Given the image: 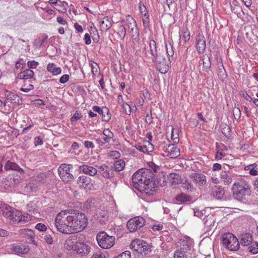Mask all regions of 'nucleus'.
I'll return each mask as SVG.
<instances>
[{"label": "nucleus", "mask_w": 258, "mask_h": 258, "mask_svg": "<svg viewBox=\"0 0 258 258\" xmlns=\"http://www.w3.org/2000/svg\"><path fill=\"white\" fill-rule=\"evenodd\" d=\"M103 135H104L105 136H106L109 138L111 137L112 138H113L114 137L113 133L108 128H105L103 130Z\"/></svg>", "instance_id": "obj_50"}, {"label": "nucleus", "mask_w": 258, "mask_h": 258, "mask_svg": "<svg viewBox=\"0 0 258 258\" xmlns=\"http://www.w3.org/2000/svg\"><path fill=\"white\" fill-rule=\"evenodd\" d=\"M57 22L61 25H64L67 24L66 20H64L61 17L58 16L56 18Z\"/></svg>", "instance_id": "obj_57"}, {"label": "nucleus", "mask_w": 258, "mask_h": 258, "mask_svg": "<svg viewBox=\"0 0 258 258\" xmlns=\"http://www.w3.org/2000/svg\"><path fill=\"white\" fill-rule=\"evenodd\" d=\"M74 251L79 254H87L90 251V247L85 243L81 242V239H80Z\"/></svg>", "instance_id": "obj_23"}, {"label": "nucleus", "mask_w": 258, "mask_h": 258, "mask_svg": "<svg viewBox=\"0 0 258 258\" xmlns=\"http://www.w3.org/2000/svg\"><path fill=\"white\" fill-rule=\"evenodd\" d=\"M181 39L185 43L187 42L190 39V32L187 27L183 28L182 29Z\"/></svg>", "instance_id": "obj_37"}, {"label": "nucleus", "mask_w": 258, "mask_h": 258, "mask_svg": "<svg viewBox=\"0 0 258 258\" xmlns=\"http://www.w3.org/2000/svg\"><path fill=\"white\" fill-rule=\"evenodd\" d=\"M149 23V18L146 13L144 14V18L143 19L144 26H148Z\"/></svg>", "instance_id": "obj_63"}, {"label": "nucleus", "mask_w": 258, "mask_h": 258, "mask_svg": "<svg viewBox=\"0 0 258 258\" xmlns=\"http://www.w3.org/2000/svg\"><path fill=\"white\" fill-rule=\"evenodd\" d=\"M70 77L69 75L67 74H65L62 75L59 79V82L62 84H64L68 81L69 80Z\"/></svg>", "instance_id": "obj_54"}, {"label": "nucleus", "mask_w": 258, "mask_h": 258, "mask_svg": "<svg viewBox=\"0 0 258 258\" xmlns=\"http://www.w3.org/2000/svg\"><path fill=\"white\" fill-rule=\"evenodd\" d=\"M29 247L22 243L14 244L12 245L11 251L18 255L25 254L29 252Z\"/></svg>", "instance_id": "obj_14"}, {"label": "nucleus", "mask_w": 258, "mask_h": 258, "mask_svg": "<svg viewBox=\"0 0 258 258\" xmlns=\"http://www.w3.org/2000/svg\"><path fill=\"white\" fill-rule=\"evenodd\" d=\"M78 184L81 188L91 189L93 184L91 179L86 176H81L78 179Z\"/></svg>", "instance_id": "obj_12"}, {"label": "nucleus", "mask_w": 258, "mask_h": 258, "mask_svg": "<svg viewBox=\"0 0 258 258\" xmlns=\"http://www.w3.org/2000/svg\"><path fill=\"white\" fill-rule=\"evenodd\" d=\"M54 224L57 231L63 234L76 233L86 228L88 218L78 210L61 211L56 215Z\"/></svg>", "instance_id": "obj_1"}, {"label": "nucleus", "mask_w": 258, "mask_h": 258, "mask_svg": "<svg viewBox=\"0 0 258 258\" xmlns=\"http://www.w3.org/2000/svg\"><path fill=\"white\" fill-rule=\"evenodd\" d=\"M112 19L109 17H104L100 23L101 30L102 31H107L112 25Z\"/></svg>", "instance_id": "obj_24"}, {"label": "nucleus", "mask_w": 258, "mask_h": 258, "mask_svg": "<svg viewBox=\"0 0 258 258\" xmlns=\"http://www.w3.org/2000/svg\"><path fill=\"white\" fill-rule=\"evenodd\" d=\"M197 49L199 53H204L206 50V40L203 35H198L196 37Z\"/></svg>", "instance_id": "obj_20"}, {"label": "nucleus", "mask_w": 258, "mask_h": 258, "mask_svg": "<svg viewBox=\"0 0 258 258\" xmlns=\"http://www.w3.org/2000/svg\"><path fill=\"white\" fill-rule=\"evenodd\" d=\"M180 249L174 252V258H187L186 252L189 249V245L187 241L183 240L181 242Z\"/></svg>", "instance_id": "obj_13"}, {"label": "nucleus", "mask_w": 258, "mask_h": 258, "mask_svg": "<svg viewBox=\"0 0 258 258\" xmlns=\"http://www.w3.org/2000/svg\"><path fill=\"white\" fill-rule=\"evenodd\" d=\"M102 144L109 143L111 141H113V138L111 137H107L102 135V136L100 139Z\"/></svg>", "instance_id": "obj_48"}, {"label": "nucleus", "mask_w": 258, "mask_h": 258, "mask_svg": "<svg viewBox=\"0 0 258 258\" xmlns=\"http://www.w3.org/2000/svg\"><path fill=\"white\" fill-rule=\"evenodd\" d=\"M47 70L53 75H57L61 73V69L60 67H57L53 63H49L47 66Z\"/></svg>", "instance_id": "obj_27"}, {"label": "nucleus", "mask_w": 258, "mask_h": 258, "mask_svg": "<svg viewBox=\"0 0 258 258\" xmlns=\"http://www.w3.org/2000/svg\"><path fill=\"white\" fill-rule=\"evenodd\" d=\"M74 27L76 29V30L78 32H82L83 31V29L82 27L79 25L78 23H75L74 24Z\"/></svg>", "instance_id": "obj_58"}, {"label": "nucleus", "mask_w": 258, "mask_h": 258, "mask_svg": "<svg viewBox=\"0 0 258 258\" xmlns=\"http://www.w3.org/2000/svg\"><path fill=\"white\" fill-rule=\"evenodd\" d=\"M213 195L216 197L218 199H221L223 195H224V190L221 187H217V186H215L213 188Z\"/></svg>", "instance_id": "obj_38"}, {"label": "nucleus", "mask_w": 258, "mask_h": 258, "mask_svg": "<svg viewBox=\"0 0 258 258\" xmlns=\"http://www.w3.org/2000/svg\"><path fill=\"white\" fill-rule=\"evenodd\" d=\"M211 63L210 61V58L209 57H207V59H203V66L204 70H205L207 72H208L211 68Z\"/></svg>", "instance_id": "obj_43"}, {"label": "nucleus", "mask_w": 258, "mask_h": 258, "mask_svg": "<svg viewBox=\"0 0 258 258\" xmlns=\"http://www.w3.org/2000/svg\"><path fill=\"white\" fill-rule=\"evenodd\" d=\"M180 155L179 149L174 145H169L166 149V151L163 154L164 156L168 157L170 158H177Z\"/></svg>", "instance_id": "obj_17"}, {"label": "nucleus", "mask_w": 258, "mask_h": 258, "mask_svg": "<svg viewBox=\"0 0 258 258\" xmlns=\"http://www.w3.org/2000/svg\"><path fill=\"white\" fill-rule=\"evenodd\" d=\"M232 190L235 198L239 201L245 199V196L250 194L249 186L247 183L244 181L234 183Z\"/></svg>", "instance_id": "obj_4"}, {"label": "nucleus", "mask_w": 258, "mask_h": 258, "mask_svg": "<svg viewBox=\"0 0 258 258\" xmlns=\"http://www.w3.org/2000/svg\"><path fill=\"white\" fill-rule=\"evenodd\" d=\"M126 22L128 32L131 33V36L139 34L138 29L137 27L136 22L132 17L130 15L127 16L126 17Z\"/></svg>", "instance_id": "obj_15"}, {"label": "nucleus", "mask_w": 258, "mask_h": 258, "mask_svg": "<svg viewBox=\"0 0 258 258\" xmlns=\"http://www.w3.org/2000/svg\"><path fill=\"white\" fill-rule=\"evenodd\" d=\"M34 75V73L33 71L30 69H26L23 72L19 73L18 78L20 79L27 80L33 78Z\"/></svg>", "instance_id": "obj_28"}, {"label": "nucleus", "mask_w": 258, "mask_h": 258, "mask_svg": "<svg viewBox=\"0 0 258 258\" xmlns=\"http://www.w3.org/2000/svg\"><path fill=\"white\" fill-rule=\"evenodd\" d=\"M183 188L185 190H189L190 191L194 190L193 185L187 180H185L183 183Z\"/></svg>", "instance_id": "obj_47"}, {"label": "nucleus", "mask_w": 258, "mask_h": 258, "mask_svg": "<svg viewBox=\"0 0 258 258\" xmlns=\"http://www.w3.org/2000/svg\"><path fill=\"white\" fill-rule=\"evenodd\" d=\"M156 62V67L162 74H165L168 70V65L166 59L161 53H156V55H153Z\"/></svg>", "instance_id": "obj_9"}, {"label": "nucleus", "mask_w": 258, "mask_h": 258, "mask_svg": "<svg viewBox=\"0 0 258 258\" xmlns=\"http://www.w3.org/2000/svg\"><path fill=\"white\" fill-rule=\"evenodd\" d=\"M168 180L172 184H178L181 181L180 176L178 174L171 173L168 176Z\"/></svg>", "instance_id": "obj_30"}, {"label": "nucleus", "mask_w": 258, "mask_h": 258, "mask_svg": "<svg viewBox=\"0 0 258 258\" xmlns=\"http://www.w3.org/2000/svg\"><path fill=\"white\" fill-rule=\"evenodd\" d=\"M79 172L91 176H95L98 172V170L93 166L88 165H81L79 167Z\"/></svg>", "instance_id": "obj_18"}, {"label": "nucleus", "mask_w": 258, "mask_h": 258, "mask_svg": "<svg viewBox=\"0 0 258 258\" xmlns=\"http://www.w3.org/2000/svg\"><path fill=\"white\" fill-rule=\"evenodd\" d=\"M252 241V235L250 233H244L240 236V243L243 246H248Z\"/></svg>", "instance_id": "obj_25"}, {"label": "nucleus", "mask_w": 258, "mask_h": 258, "mask_svg": "<svg viewBox=\"0 0 258 258\" xmlns=\"http://www.w3.org/2000/svg\"><path fill=\"white\" fill-rule=\"evenodd\" d=\"M221 168H222V166H221V164H220L219 163H215L213 166L212 171H215L216 170H221Z\"/></svg>", "instance_id": "obj_62"}, {"label": "nucleus", "mask_w": 258, "mask_h": 258, "mask_svg": "<svg viewBox=\"0 0 258 258\" xmlns=\"http://www.w3.org/2000/svg\"><path fill=\"white\" fill-rule=\"evenodd\" d=\"M35 228L39 230V231H45L46 230L47 228L46 226L42 223H38L35 226Z\"/></svg>", "instance_id": "obj_49"}, {"label": "nucleus", "mask_w": 258, "mask_h": 258, "mask_svg": "<svg viewBox=\"0 0 258 258\" xmlns=\"http://www.w3.org/2000/svg\"><path fill=\"white\" fill-rule=\"evenodd\" d=\"M38 65V62L35 60L29 61L27 62L28 67L30 69H35Z\"/></svg>", "instance_id": "obj_52"}, {"label": "nucleus", "mask_w": 258, "mask_h": 258, "mask_svg": "<svg viewBox=\"0 0 258 258\" xmlns=\"http://www.w3.org/2000/svg\"><path fill=\"white\" fill-rule=\"evenodd\" d=\"M12 216L8 219L9 222L12 224H18L22 221H29L31 220L30 217L28 218V216H26V219H25L26 216H22V213L17 210L15 211Z\"/></svg>", "instance_id": "obj_10"}, {"label": "nucleus", "mask_w": 258, "mask_h": 258, "mask_svg": "<svg viewBox=\"0 0 258 258\" xmlns=\"http://www.w3.org/2000/svg\"><path fill=\"white\" fill-rule=\"evenodd\" d=\"M14 211H15L10 207L6 206L2 210V214L8 220L11 216H12V215H13V213Z\"/></svg>", "instance_id": "obj_34"}, {"label": "nucleus", "mask_w": 258, "mask_h": 258, "mask_svg": "<svg viewBox=\"0 0 258 258\" xmlns=\"http://www.w3.org/2000/svg\"><path fill=\"white\" fill-rule=\"evenodd\" d=\"M192 198L191 196L186 195L184 193L178 194L175 197V200L180 203H184L187 202H190L192 200Z\"/></svg>", "instance_id": "obj_29"}, {"label": "nucleus", "mask_w": 258, "mask_h": 258, "mask_svg": "<svg viewBox=\"0 0 258 258\" xmlns=\"http://www.w3.org/2000/svg\"><path fill=\"white\" fill-rule=\"evenodd\" d=\"M90 66L91 68L92 73L94 76H95L96 74L98 73L99 66L97 63L94 61L90 62Z\"/></svg>", "instance_id": "obj_44"}, {"label": "nucleus", "mask_w": 258, "mask_h": 258, "mask_svg": "<svg viewBox=\"0 0 258 258\" xmlns=\"http://www.w3.org/2000/svg\"><path fill=\"white\" fill-rule=\"evenodd\" d=\"M249 251L253 253V254H256L258 253V247H250L248 248Z\"/></svg>", "instance_id": "obj_64"}, {"label": "nucleus", "mask_w": 258, "mask_h": 258, "mask_svg": "<svg viewBox=\"0 0 258 258\" xmlns=\"http://www.w3.org/2000/svg\"><path fill=\"white\" fill-rule=\"evenodd\" d=\"M189 177L196 182L200 186H204L207 184L206 176L202 173H192Z\"/></svg>", "instance_id": "obj_21"}, {"label": "nucleus", "mask_w": 258, "mask_h": 258, "mask_svg": "<svg viewBox=\"0 0 258 258\" xmlns=\"http://www.w3.org/2000/svg\"><path fill=\"white\" fill-rule=\"evenodd\" d=\"M93 110L102 115V120L104 121H108L111 118V114L107 108L101 109L99 107L95 106L93 107Z\"/></svg>", "instance_id": "obj_22"}, {"label": "nucleus", "mask_w": 258, "mask_h": 258, "mask_svg": "<svg viewBox=\"0 0 258 258\" xmlns=\"http://www.w3.org/2000/svg\"><path fill=\"white\" fill-rule=\"evenodd\" d=\"M225 156V154L223 153V151L222 150H219L217 152L216 158L217 159H221L223 157Z\"/></svg>", "instance_id": "obj_60"}, {"label": "nucleus", "mask_w": 258, "mask_h": 258, "mask_svg": "<svg viewBox=\"0 0 258 258\" xmlns=\"http://www.w3.org/2000/svg\"><path fill=\"white\" fill-rule=\"evenodd\" d=\"M221 178L226 184H229L232 182L231 177L228 175L225 171H222Z\"/></svg>", "instance_id": "obj_36"}, {"label": "nucleus", "mask_w": 258, "mask_h": 258, "mask_svg": "<svg viewBox=\"0 0 258 258\" xmlns=\"http://www.w3.org/2000/svg\"><path fill=\"white\" fill-rule=\"evenodd\" d=\"M145 223V220L143 217L137 216L130 219L126 226L130 232H133L143 227Z\"/></svg>", "instance_id": "obj_7"}, {"label": "nucleus", "mask_w": 258, "mask_h": 258, "mask_svg": "<svg viewBox=\"0 0 258 258\" xmlns=\"http://www.w3.org/2000/svg\"><path fill=\"white\" fill-rule=\"evenodd\" d=\"M150 50L152 55H156L157 53V45L156 42L154 40H150L149 42Z\"/></svg>", "instance_id": "obj_41"}, {"label": "nucleus", "mask_w": 258, "mask_h": 258, "mask_svg": "<svg viewBox=\"0 0 258 258\" xmlns=\"http://www.w3.org/2000/svg\"><path fill=\"white\" fill-rule=\"evenodd\" d=\"M44 239L45 242L48 244H51L53 242L52 237L49 234H46L44 236Z\"/></svg>", "instance_id": "obj_53"}, {"label": "nucleus", "mask_w": 258, "mask_h": 258, "mask_svg": "<svg viewBox=\"0 0 258 258\" xmlns=\"http://www.w3.org/2000/svg\"><path fill=\"white\" fill-rule=\"evenodd\" d=\"M33 180L38 182H43L46 178V173L42 172L37 174L33 177Z\"/></svg>", "instance_id": "obj_39"}, {"label": "nucleus", "mask_w": 258, "mask_h": 258, "mask_svg": "<svg viewBox=\"0 0 258 258\" xmlns=\"http://www.w3.org/2000/svg\"><path fill=\"white\" fill-rule=\"evenodd\" d=\"M135 147L137 150L144 153L151 152L154 148L153 145L148 141H144L142 145H136Z\"/></svg>", "instance_id": "obj_19"}, {"label": "nucleus", "mask_w": 258, "mask_h": 258, "mask_svg": "<svg viewBox=\"0 0 258 258\" xmlns=\"http://www.w3.org/2000/svg\"><path fill=\"white\" fill-rule=\"evenodd\" d=\"M80 239H81V237L77 236H70L64 243V248L69 250L74 251Z\"/></svg>", "instance_id": "obj_16"}, {"label": "nucleus", "mask_w": 258, "mask_h": 258, "mask_svg": "<svg viewBox=\"0 0 258 258\" xmlns=\"http://www.w3.org/2000/svg\"><path fill=\"white\" fill-rule=\"evenodd\" d=\"M98 172L103 177L107 179L110 178L111 174L109 171L108 167L105 165H102L98 167Z\"/></svg>", "instance_id": "obj_26"}, {"label": "nucleus", "mask_w": 258, "mask_h": 258, "mask_svg": "<svg viewBox=\"0 0 258 258\" xmlns=\"http://www.w3.org/2000/svg\"><path fill=\"white\" fill-rule=\"evenodd\" d=\"M131 249L142 255H146L151 252L150 246L145 241L135 239L131 244Z\"/></svg>", "instance_id": "obj_5"}, {"label": "nucleus", "mask_w": 258, "mask_h": 258, "mask_svg": "<svg viewBox=\"0 0 258 258\" xmlns=\"http://www.w3.org/2000/svg\"><path fill=\"white\" fill-rule=\"evenodd\" d=\"M96 238L99 245L103 249H109L112 247L115 240L114 236H109L105 232L99 233Z\"/></svg>", "instance_id": "obj_6"}, {"label": "nucleus", "mask_w": 258, "mask_h": 258, "mask_svg": "<svg viewBox=\"0 0 258 258\" xmlns=\"http://www.w3.org/2000/svg\"><path fill=\"white\" fill-rule=\"evenodd\" d=\"M91 258H107L105 254L100 251L95 252Z\"/></svg>", "instance_id": "obj_51"}, {"label": "nucleus", "mask_w": 258, "mask_h": 258, "mask_svg": "<svg viewBox=\"0 0 258 258\" xmlns=\"http://www.w3.org/2000/svg\"><path fill=\"white\" fill-rule=\"evenodd\" d=\"M121 106L124 113L128 115L130 114L131 112V106L127 103H123Z\"/></svg>", "instance_id": "obj_46"}, {"label": "nucleus", "mask_w": 258, "mask_h": 258, "mask_svg": "<svg viewBox=\"0 0 258 258\" xmlns=\"http://www.w3.org/2000/svg\"><path fill=\"white\" fill-rule=\"evenodd\" d=\"M165 45L166 49V53L167 55L169 56V59L170 60V57H172L174 54L173 46L169 42H165Z\"/></svg>", "instance_id": "obj_40"}, {"label": "nucleus", "mask_w": 258, "mask_h": 258, "mask_svg": "<svg viewBox=\"0 0 258 258\" xmlns=\"http://www.w3.org/2000/svg\"><path fill=\"white\" fill-rule=\"evenodd\" d=\"M131 37L134 49L137 52H141L142 50L143 51H144L146 49V44L144 43L143 40L139 38V34L132 36Z\"/></svg>", "instance_id": "obj_11"}, {"label": "nucleus", "mask_w": 258, "mask_h": 258, "mask_svg": "<svg viewBox=\"0 0 258 258\" xmlns=\"http://www.w3.org/2000/svg\"><path fill=\"white\" fill-rule=\"evenodd\" d=\"M117 34L121 39H123L126 35V30L124 26L120 25L117 28Z\"/></svg>", "instance_id": "obj_42"}, {"label": "nucleus", "mask_w": 258, "mask_h": 258, "mask_svg": "<svg viewBox=\"0 0 258 258\" xmlns=\"http://www.w3.org/2000/svg\"><path fill=\"white\" fill-rule=\"evenodd\" d=\"M85 147L86 148H93L94 147V144L92 142L85 141L84 143Z\"/></svg>", "instance_id": "obj_61"}, {"label": "nucleus", "mask_w": 258, "mask_h": 258, "mask_svg": "<svg viewBox=\"0 0 258 258\" xmlns=\"http://www.w3.org/2000/svg\"><path fill=\"white\" fill-rule=\"evenodd\" d=\"M21 232L26 237L29 242L33 243L34 241V234L32 230L28 229H23L21 230Z\"/></svg>", "instance_id": "obj_32"}, {"label": "nucleus", "mask_w": 258, "mask_h": 258, "mask_svg": "<svg viewBox=\"0 0 258 258\" xmlns=\"http://www.w3.org/2000/svg\"><path fill=\"white\" fill-rule=\"evenodd\" d=\"M84 40L86 44H90L91 42L90 35L88 33H86L85 35Z\"/></svg>", "instance_id": "obj_59"}, {"label": "nucleus", "mask_w": 258, "mask_h": 258, "mask_svg": "<svg viewBox=\"0 0 258 258\" xmlns=\"http://www.w3.org/2000/svg\"><path fill=\"white\" fill-rule=\"evenodd\" d=\"M233 114L235 119H239L241 117V111L238 107H234L233 109Z\"/></svg>", "instance_id": "obj_45"}, {"label": "nucleus", "mask_w": 258, "mask_h": 258, "mask_svg": "<svg viewBox=\"0 0 258 258\" xmlns=\"http://www.w3.org/2000/svg\"><path fill=\"white\" fill-rule=\"evenodd\" d=\"M179 133L178 129L171 127V139L175 144H177L179 141Z\"/></svg>", "instance_id": "obj_33"}, {"label": "nucleus", "mask_w": 258, "mask_h": 258, "mask_svg": "<svg viewBox=\"0 0 258 258\" xmlns=\"http://www.w3.org/2000/svg\"><path fill=\"white\" fill-rule=\"evenodd\" d=\"M81 117V114L78 112H76L74 114L73 117L71 118V121L74 122L76 121L78 119L80 118Z\"/></svg>", "instance_id": "obj_55"}, {"label": "nucleus", "mask_w": 258, "mask_h": 258, "mask_svg": "<svg viewBox=\"0 0 258 258\" xmlns=\"http://www.w3.org/2000/svg\"><path fill=\"white\" fill-rule=\"evenodd\" d=\"M5 169L7 170H13L22 172L23 170L15 163L8 161L5 165Z\"/></svg>", "instance_id": "obj_31"}, {"label": "nucleus", "mask_w": 258, "mask_h": 258, "mask_svg": "<svg viewBox=\"0 0 258 258\" xmlns=\"http://www.w3.org/2000/svg\"><path fill=\"white\" fill-rule=\"evenodd\" d=\"M125 167V162L121 159L116 161L114 163L115 170L119 171L122 170Z\"/></svg>", "instance_id": "obj_35"}, {"label": "nucleus", "mask_w": 258, "mask_h": 258, "mask_svg": "<svg viewBox=\"0 0 258 258\" xmlns=\"http://www.w3.org/2000/svg\"><path fill=\"white\" fill-rule=\"evenodd\" d=\"M72 165L67 164H61L58 168V173L60 178L65 182L71 181L73 175L70 173L71 167Z\"/></svg>", "instance_id": "obj_8"}, {"label": "nucleus", "mask_w": 258, "mask_h": 258, "mask_svg": "<svg viewBox=\"0 0 258 258\" xmlns=\"http://www.w3.org/2000/svg\"><path fill=\"white\" fill-rule=\"evenodd\" d=\"M221 240L223 246L230 251H237L240 248L238 238L231 233H224L221 235Z\"/></svg>", "instance_id": "obj_3"}, {"label": "nucleus", "mask_w": 258, "mask_h": 258, "mask_svg": "<svg viewBox=\"0 0 258 258\" xmlns=\"http://www.w3.org/2000/svg\"><path fill=\"white\" fill-rule=\"evenodd\" d=\"M43 141L41 138L39 137H36L34 139V143L35 146L41 145L43 144Z\"/></svg>", "instance_id": "obj_56"}, {"label": "nucleus", "mask_w": 258, "mask_h": 258, "mask_svg": "<svg viewBox=\"0 0 258 258\" xmlns=\"http://www.w3.org/2000/svg\"><path fill=\"white\" fill-rule=\"evenodd\" d=\"M135 188L141 192L152 195L155 190V182L153 180V173L149 169H141L136 172L132 177Z\"/></svg>", "instance_id": "obj_2"}]
</instances>
